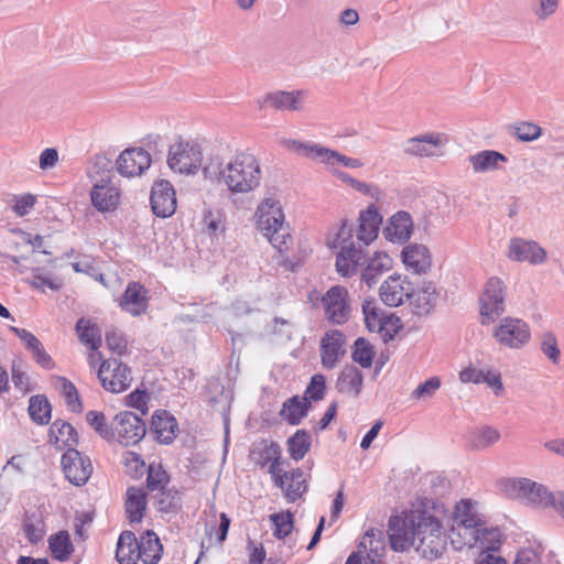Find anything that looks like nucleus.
I'll list each match as a JSON object with an SVG mask.
<instances>
[{
  "label": "nucleus",
  "mask_w": 564,
  "mask_h": 564,
  "mask_svg": "<svg viewBox=\"0 0 564 564\" xmlns=\"http://www.w3.org/2000/svg\"><path fill=\"white\" fill-rule=\"evenodd\" d=\"M433 503L432 510L423 508L412 510L404 518L391 516L388 521V535L393 551L404 552L410 547L424 558L434 561L440 558L447 545L446 529L436 514Z\"/></svg>",
  "instance_id": "nucleus-1"
},
{
  "label": "nucleus",
  "mask_w": 564,
  "mask_h": 564,
  "mask_svg": "<svg viewBox=\"0 0 564 564\" xmlns=\"http://www.w3.org/2000/svg\"><path fill=\"white\" fill-rule=\"evenodd\" d=\"M220 174L232 193L251 192L261 180V169L257 158L247 152L237 153Z\"/></svg>",
  "instance_id": "nucleus-2"
},
{
  "label": "nucleus",
  "mask_w": 564,
  "mask_h": 564,
  "mask_svg": "<svg viewBox=\"0 0 564 564\" xmlns=\"http://www.w3.org/2000/svg\"><path fill=\"white\" fill-rule=\"evenodd\" d=\"M258 226L270 243L280 252L289 249L292 242L289 227L279 202L268 198L258 207Z\"/></svg>",
  "instance_id": "nucleus-3"
},
{
  "label": "nucleus",
  "mask_w": 564,
  "mask_h": 564,
  "mask_svg": "<svg viewBox=\"0 0 564 564\" xmlns=\"http://www.w3.org/2000/svg\"><path fill=\"white\" fill-rule=\"evenodd\" d=\"M352 226L347 220L341 223L339 231L334 239V248H340L336 256L337 272L345 278L357 273L358 267L366 261V250L362 245L352 240Z\"/></svg>",
  "instance_id": "nucleus-4"
},
{
  "label": "nucleus",
  "mask_w": 564,
  "mask_h": 564,
  "mask_svg": "<svg viewBox=\"0 0 564 564\" xmlns=\"http://www.w3.org/2000/svg\"><path fill=\"white\" fill-rule=\"evenodd\" d=\"M511 492L529 505L538 507H552L564 518L563 491L556 494L550 491L544 485L538 484L529 478L513 479L510 484Z\"/></svg>",
  "instance_id": "nucleus-5"
},
{
  "label": "nucleus",
  "mask_w": 564,
  "mask_h": 564,
  "mask_svg": "<svg viewBox=\"0 0 564 564\" xmlns=\"http://www.w3.org/2000/svg\"><path fill=\"white\" fill-rule=\"evenodd\" d=\"M506 285L497 276L488 279L485 290L479 297L480 323L489 325L505 313Z\"/></svg>",
  "instance_id": "nucleus-6"
},
{
  "label": "nucleus",
  "mask_w": 564,
  "mask_h": 564,
  "mask_svg": "<svg viewBox=\"0 0 564 564\" xmlns=\"http://www.w3.org/2000/svg\"><path fill=\"white\" fill-rule=\"evenodd\" d=\"M285 145L288 149L293 150L299 154H302L308 159L319 160L325 164L334 165L336 163H340L349 169H359L364 165L359 159L346 156L340 152L322 147L317 143L288 140Z\"/></svg>",
  "instance_id": "nucleus-7"
},
{
  "label": "nucleus",
  "mask_w": 564,
  "mask_h": 564,
  "mask_svg": "<svg viewBox=\"0 0 564 564\" xmlns=\"http://www.w3.org/2000/svg\"><path fill=\"white\" fill-rule=\"evenodd\" d=\"M386 545L380 530L369 529L351 552L345 564H386L383 561Z\"/></svg>",
  "instance_id": "nucleus-8"
},
{
  "label": "nucleus",
  "mask_w": 564,
  "mask_h": 564,
  "mask_svg": "<svg viewBox=\"0 0 564 564\" xmlns=\"http://www.w3.org/2000/svg\"><path fill=\"white\" fill-rule=\"evenodd\" d=\"M203 152L197 143L180 141L170 147L167 155V164L171 170L195 174L202 165Z\"/></svg>",
  "instance_id": "nucleus-9"
},
{
  "label": "nucleus",
  "mask_w": 564,
  "mask_h": 564,
  "mask_svg": "<svg viewBox=\"0 0 564 564\" xmlns=\"http://www.w3.org/2000/svg\"><path fill=\"white\" fill-rule=\"evenodd\" d=\"M98 378L102 388L112 393L126 391L132 381L131 369L118 358L104 360L98 370Z\"/></svg>",
  "instance_id": "nucleus-10"
},
{
  "label": "nucleus",
  "mask_w": 564,
  "mask_h": 564,
  "mask_svg": "<svg viewBox=\"0 0 564 564\" xmlns=\"http://www.w3.org/2000/svg\"><path fill=\"white\" fill-rule=\"evenodd\" d=\"M115 438L124 445L138 444L147 434V424L142 416L131 411L119 412L113 417Z\"/></svg>",
  "instance_id": "nucleus-11"
},
{
  "label": "nucleus",
  "mask_w": 564,
  "mask_h": 564,
  "mask_svg": "<svg viewBox=\"0 0 564 564\" xmlns=\"http://www.w3.org/2000/svg\"><path fill=\"white\" fill-rule=\"evenodd\" d=\"M322 304L332 324L343 325L350 318L349 293L345 286L334 285L328 289L322 297Z\"/></svg>",
  "instance_id": "nucleus-12"
},
{
  "label": "nucleus",
  "mask_w": 564,
  "mask_h": 564,
  "mask_svg": "<svg viewBox=\"0 0 564 564\" xmlns=\"http://www.w3.org/2000/svg\"><path fill=\"white\" fill-rule=\"evenodd\" d=\"M61 465L66 479L75 486L85 485L93 474L90 458L73 447L64 452Z\"/></svg>",
  "instance_id": "nucleus-13"
},
{
  "label": "nucleus",
  "mask_w": 564,
  "mask_h": 564,
  "mask_svg": "<svg viewBox=\"0 0 564 564\" xmlns=\"http://www.w3.org/2000/svg\"><path fill=\"white\" fill-rule=\"evenodd\" d=\"M529 325L514 317H505L494 330L496 340L506 347L518 349L530 340Z\"/></svg>",
  "instance_id": "nucleus-14"
},
{
  "label": "nucleus",
  "mask_w": 564,
  "mask_h": 564,
  "mask_svg": "<svg viewBox=\"0 0 564 564\" xmlns=\"http://www.w3.org/2000/svg\"><path fill=\"white\" fill-rule=\"evenodd\" d=\"M150 204L156 217H171L175 213L177 205L173 185L166 180L156 181L151 189Z\"/></svg>",
  "instance_id": "nucleus-15"
},
{
  "label": "nucleus",
  "mask_w": 564,
  "mask_h": 564,
  "mask_svg": "<svg viewBox=\"0 0 564 564\" xmlns=\"http://www.w3.org/2000/svg\"><path fill=\"white\" fill-rule=\"evenodd\" d=\"M117 171L122 176L141 175L151 165V155L142 148H129L117 159Z\"/></svg>",
  "instance_id": "nucleus-16"
},
{
  "label": "nucleus",
  "mask_w": 564,
  "mask_h": 564,
  "mask_svg": "<svg viewBox=\"0 0 564 564\" xmlns=\"http://www.w3.org/2000/svg\"><path fill=\"white\" fill-rule=\"evenodd\" d=\"M381 301L390 306L397 307L401 305L404 300H410L412 283L408 281L406 276L398 274L390 275L380 286Z\"/></svg>",
  "instance_id": "nucleus-17"
},
{
  "label": "nucleus",
  "mask_w": 564,
  "mask_h": 564,
  "mask_svg": "<svg viewBox=\"0 0 564 564\" xmlns=\"http://www.w3.org/2000/svg\"><path fill=\"white\" fill-rule=\"evenodd\" d=\"M345 335L341 330L327 332L321 340V361L325 369H334L345 355Z\"/></svg>",
  "instance_id": "nucleus-18"
},
{
  "label": "nucleus",
  "mask_w": 564,
  "mask_h": 564,
  "mask_svg": "<svg viewBox=\"0 0 564 564\" xmlns=\"http://www.w3.org/2000/svg\"><path fill=\"white\" fill-rule=\"evenodd\" d=\"M263 448L259 451H252L251 457L254 463L264 468L269 465V474L271 475L274 486L282 484V477L279 475L282 464V451L280 445L274 442H263Z\"/></svg>",
  "instance_id": "nucleus-19"
},
{
  "label": "nucleus",
  "mask_w": 564,
  "mask_h": 564,
  "mask_svg": "<svg viewBox=\"0 0 564 564\" xmlns=\"http://www.w3.org/2000/svg\"><path fill=\"white\" fill-rule=\"evenodd\" d=\"M119 306L132 316L144 314L149 306L147 288L140 282L130 281L120 296Z\"/></svg>",
  "instance_id": "nucleus-20"
},
{
  "label": "nucleus",
  "mask_w": 564,
  "mask_h": 564,
  "mask_svg": "<svg viewBox=\"0 0 564 564\" xmlns=\"http://www.w3.org/2000/svg\"><path fill=\"white\" fill-rule=\"evenodd\" d=\"M308 93L303 89L291 91L276 90L268 93L262 97L261 105H269L275 110L300 111L303 109L304 100Z\"/></svg>",
  "instance_id": "nucleus-21"
},
{
  "label": "nucleus",
  "mask_w": 564,
  "mask_h": 564,
  "mask_svg": "<svg viewBox=\"0 0 564 564\" xmlns=\"http://www.w3.org/2000/svg\"><path fill=\"white\" fill-rule=\"evenodd\" d=\"M508 257L511 260L531 264H541L546 260V251L535 241H528L522 238H512L509 243Z\"/></svg>",
  "instance_id": "nucleus-22"
},
{
  "label": "nucleus",
  "mask_w": 564,
  "mask_h": 564,
  "mask_svg": "<svg viewBox=\"0 0 564 564\" xmlns=\"http://www.w3.org/2000/svg\"><path fill=\"white\" fill-rule=\"evenodd\" d=\"M359 226L356 231L357 243L366 248L378 237L382 217L375 205L361 210L358 217Z\"/></svg>",
  "instance_id": "nucleus-23"
},
{
  "label": "nucleus",
  "mask_w": 564,
  "mask_h": 564,
  "mask_svg": "<svg viewBox=\"0 0 564 564\" xmlns=\"http://www.w3.org/2000/svg\"><path fill=\"white\" fill-rule=\"evenodd\" d=\"M438 292L432 281H423L417 290L412 288L410 305L417 316L429 315L436 306Z\"/></svg>",
  "instance_id": "nucleus-24"
},
{
  "label": "nucleus",
  "mask_w": 564,
  "mask_h": 564,
  "mask_svg": "<svg viewBox=\"0 0 564 564\" xmlns=\"http://www.w3.org/2000/svg\"><path fill=\"white\" fill-rule=\"evenodd\" d=\"M178 431L176 419L166 410H156L151 419L150 432L155 435V440L169 445L171 444Z\"/></svg>",
  "instance_id": "nucleus-25"
},
{
  "label": "nucleus",
  "mask_w": 564,
  "mask_h": 564,
  "mask_svg": "<svg viewBox=\"0 0 564 564\" xmlns=\"http://www.w3.org/2000/svg\"><path fill=\"white\" fill-rule=\"evenodd\" d=\"M119 189L110 180H101L93 186L90 191V199L93 206L101 213L110 212L117 208L119 204Z\"/></svg>",
  "instance_id": "nucleus-26"
},
{
  "label": "nucleus",
  "mask_w": 564,
  "mask_h": 564,
  "mask_svg": "<svg viewBox=\"0 0 564 564\" xmlns=\"http://www.w3.org/2000/svg\"><path fill=\"white\" fill-rule=\"evenodd\" d=\"M413 232V220L408 212H397L384 228V236L391 242L404 243Z\"/></svg>",
  "instance_id": "nucleus-27"
},
{
  "label": "nucleus",
  "mask_w": 564,
  "mask_h": 564,
  "mask_svg": "<svg viewBox=\"0 0 564 564\" xmlns=\"http://www.w3.org/2000/svg\"><path fill=\"white\" fill-rule=\"evenodd\" d=\"M147 505L148 495L143 488L131 486L127 489L124 513L131 524L142 521L147 511Z\"/></svg>",
  "instance_id": "nucleus-28"
},
{
  "label": "nucleus",
  "mask_w": 564,
  "mask_h": 564,
  "mask_svg": "<svg viewBox=\"0 0 564 564\" xmlns=\"http://www.w3.org/2000/svg\"><path fill=\"white\" fill-rule=\"evenodd\" d=\"M443 144L441 134L426 133L419 137L410 138L405 141L403 151L408 155L413 156H433L436 154L435 148Z\"/></svg>",
  "instance_id": "nucleus-29"
},
{
  "label": "nucleus",
  "mask_w": 564,
  "mask_h": 564,
  "mask_svg": "<svg viewBox=\"0 0 564 564\" xmlns=\"http://www.w3.org/2000/svg\"><path fill=\"white\" fill-rule=\"evenodd\" d=\"M48 442L58 449L68 451V447L76 448L78 445V433L70 423L55 420L48 430Z\"/></svg>",
  "instance_id": "nucleus-30"
},
{
  "label": "nucleus",
  "mask_w": 564,
  "mask_h": 564,
  "mask_svg": "<svg viewBox=\"0 0 564 564\" xmlns=\"http://www.w3.org/2000/svg\"><path fill=\"white\" fill-rule=\"evenodd\" d=\"M402 260L406 268L416 274L426 273L432 265L429 249L423 245H409L402 251Z\"/></svg>",
  "instance_id": "nucleus-31"
},
{
  "label": "nucleus",
  "mask_w": 564,
  "mask_h": 564,
  "mask_svg": "<svg viewBox=\"0 0 564 564\" xmlns=\"http://www.w3.org/2000/svg\"><path fill=\"white\" fill-rule=\"evenodd\" d=\"M140 561L143 564H158L162 558L163 545L153 530H145L138 540Z\"/></svg>",
  "instance_id": "nucleus-32"
},
{
  "label": "nucleus",
  "mask_w": 564,
  "mask_h": 564,
  "mask_svg": "<svg viewBox=\"0 0 564 564\" xmlns=\"http://www.w3.org/2000/svg\"><path fill=\"white\" fill-rule=\"evenodd\" d=\"M391 259L384 252H375L370 258L366 251V261L362 264L366 265L361 273V282L366 283L369 288L377 283L378 278L387 270H389ZM361 265L358 267V269Z\"/></svg>",
  "instance_id": "nucleus-33"
},
{
  "label": "nucleus",
  "mask_w": 564,
  "mask_h": 564,
  "mask_svg": "<svg viewBox=\"0 0 564 564\" xmlns=\"http://www.w3.org/2000/svg\"><path fill=\"white\" fill-rule=\"evenodd\" d=\"M140 556L135 534L132 531H123L117 542L116 560L119 564H137Z\"/></svg>",
  "instance_id": "nucleus-34"
},
{
  "label": "nucleus",
  "mask_w": 564,
  "mask_h": 564,
  "mask_svg": "<svg viewBox=\"0 0 564 564\" xmlns=\"http://www.w3.org/2000/svg\"><path fill=\"white\" fill-rule=\"evenodd\" d=\"M156 510L164 514H177L182 510L183 494L176 487H166L152 496Z\"/></svg>",
  "instance_id": "nucleus-35"
},
{
  "label": "nucleus",
  "mask_w": 564,
  "mask_h": 564,
  "mask_svg": "<svg viewBox=\"0 0 564 564\" xmlns=\"http://www.w3.org/2000/svg\"><path fill=\"white\" fill-rule=\"evenodd\" d=\"M475 173H486L499 169L500 163L508 161L507 156L495 150H482L469 156Z\"/></svg>",
  "instance_id": "nucleus-36"
},
{
  "label": "nucleus",
  "mask_w": 564,
  "mask_h": 564,
  "mask_svg": "<svg viewBox=\"0 0 564 564\" xmlns=\"http://www.w3.org/2000/svg\"><path fill=\"white\" fill-rule=\"evenodd\" d=\"M310 409V402L305 401L304 399L301 401L299 395H293L283 403L280 415L290 425H299L307 415Z\"/></svg>",
  "instance_id": "nucleus-37"
},
{
  "label": "nucleus",
  "mask_w": 564,
  "mask_h": 564,
  "mask_svg": "<svg viewBox=\"0 0 564 564\" xmlns=\"http://www.w3.org/2000/svg\"><path fill=\"white\" fill-rule=\"evenodd\" d=\"M500 440V433L497 429L484 425L479 429L473 430L467 438V445L470 449L481 451Z\"/></svg>",
  "instance_id": "nucleus-38"
},
{
  "label": "nucleus",
  "mask_w": 564,
  "mask_h": 564,
  "mask_svg": "<svg viewBox=\"0 0 564 564\" xmlns=\"http://www.w3.org/2000/svg\"><path fill=\"white\" fill-rule=\"evenodd\" d=\"M23 531L31 544H37L45 535V523L37 511H25L23 517Z\"/></svg>",
  "instance_id": "nucleus-39"
},
{
  "label": "nucleus",
  "mask_w": 564,
  "mask_h": 564,
  "mask_svg": "<svg viewBox=\"0 0 564 564\" xmlns=\"http://www.w3.org/2000/svg\"><path fill=\"white\" fill-rule=\"evenodd\" d=\"M28 411L34 423L45 425L51 420L52 405L44 394H35L29 400Z\"/></svg>",
  "instance_id": "nucleus-40"
},
{
  "label": "nucleus",
  "mask_w": 564,
  "mask_h": 564,
  "mask_svg": "<svg viewBox=\"0 0 564 564\" xmlns=\"http://www.w3.org/2000/svg\"><path fill=\"white\" fill-rule=\"evenodd\" d=\"M485 522L474 531L475 543L487 551H499L502 543V533L498 528H485Z\"/></svg>",
  "instance_id": "nucleus-41"
},
{
  "label": "nucleus",
  "mask_w": 564,
  "mask_h": 564,
  "mask_svg": "<svg viewBox=\"0 0 564 564\" xmlns=\"http://www.w3.org/2000/svg\"><path fill=\"white\" fill-rule=\"evenodd\" d=\"M364 376L355 366L344 368L337 379V388L339 392H354L358 395L362 388Z\"/></svg>",
  "instance_id": "nucleus-42"
},
{
  "label": "nucleus",
  "mask_w": 564,
  "mask_h": 564,
  "mask_svg": "<svg viewBox=\"0 0 564 564\" xmlns=\"http://www.w3.org/2000/svg\"><path fill=\"white\" fill-rule=\"evenodd\" d=\"M290 457L299 462L305 457L312 445V436L306 430H297L286 442Z\"/></svg>",
  "instance_id": "nucleus-43"
},
{
  "label": "nucleus",
  "mask_w": 564,
  "mask_h": 564,
  "mask_svg": "<svg viewBox=\"0 0 564 564\" xmlns=\"http://www.w3.org/2000/svg\"><path fill=\"white\" fill-rule=\"evenodd\" d=\"M170 481L171 477L169 473L160 463H151L148 466L145 486L151 496H153L154 492L165 489Z\"/></svg>",
  "instance_id": "nucleus-44"
},
{
  "label": "nucleus",
  "mask_w": 564,
  "mask_h": 564,
  "mask_svg": "<svg viewBox=\"0 0 564 564\" xmlns=\"http://www.w3.org/2000/svg\"><path fill=\"white\" fill-rule=\"evenodd\" d=\"M76 332L79 340L87 345L91 350H97L101 346V333L96 324L84 317L76 323Z\"/></svg>",
  "instance_id": "nucleus-45"
},
{
  "label": "nucleus",
  "mask_w": 564,
  "mask_h": 564,
  "mask_svg": "<svg viewBox=\"0 0 564 564\" xmlns=\"http://www.w3.org/2000/svg\"><path fill=\"white\" fill-rule=\"evenodd\" d=\"M48 547L55 560L59 562L67 561L74 552V545L67 531H59L50 536Z\"/></svg>",
  "instance_id": "nucleus-46"
},
{
  "label": "nucleus",
  "mask_w": 564,
  "mask_h": 564,
  "mask_svg": "<svg viewBox=\"0 0 564 564\" xmlns=\"http://www.w3.org/2000/svg\"><path fill=\"white\" fill-rule=\"evenodd\" d=\"M56 389L63 395L67 408L74 413L83 411V402L75 384L65 377H57Z\"/></svg>",
  "instance_id": "nucleus-47"
},
{
  "label": "nucleus",
  "mask_w": 564,
  "mask_h": 564,
  "mask_svg": "<svg viewBox=\"0 0 564 564\" xmlns=\"http://www.w3.org/2000/svg\"><path fill=\"white\" fill-rule=\"evenodd\" d=\"M454 521L465 529H474L481 525V520L474 513L470 500H460L454 511Z\"/></svg>",
  "instance_id": "nucleus-48"
},
{
  "label": "nucleus",
  "mask_w": 564,
  "mask_h": 564,
  "mask_svg": "<svg viewBox=\"0 0 564 564\" xmlns=\"http://www.w3.org/2000/svg\"><path fill=\"white\" fill-rule=\"evenodd\" d=\"M87 423L94 429V431L104 440H115L113 422L107 423L106 415L100 411H88L86 413Z\"/></svg>",
  "instance_id": "nucleus-49"
},
{
  "label": "nucleus",
  "mask_w": 564,
  "mask_h": 564,
  "mask_svg": "<svg viewBox=\"0 0 564 564\" xmlns=\"http://www.w3.org/2000/svg\"><path fill=\"white\" fill-rule=\"evenodd\" d=\"M362 313L365 316L366 327L369 332H377V329H381L383 327V318L388 316L387 313L377 307L375 299L364 301Z\"/></svg>",
  "instance_id": "nucleus-50"
},
{
  "label": "nucleus",
  "mask_w": 564,
  "mask_h": 564,
  "mask_svg": "<svg viewBox=\"0 0 564 564\" xmlns=\"http://www.w3.org/2000/svg\"><path fill=\"white\" fill-rule=\"evenodd\" d=\"M375 350L372 345L364 337L355 340L351 358L355 362L362 368H370L375 358Z\"/></svg>",
  "instance_id": "nucleus-51"
},
{
  "label": "nucleus",
  "mask_w": 564,
  "mask_h": 564,
  "mask_svg": "<svg viewBox=\"0 0 564 564\" xmlns=\"http://www.w3.org/2000/svg\"><path fill=\"white\" fill-rule=\"evenodd\" d=\"M335 175L341 182L346 183L347 185H349L350 187L366 196L379 199L381 195V191L377 185L358 181L355 177L350 176L348 173L343 171H335Z\"/></svg>",
  "instance_id": "nucleus-52"
},
{
  "label": "nucleus",
  "mask_w": 564,
  "mask_h": 564,
  "mask_svg": "<svg viewBox=\"0 0 564 564\" xmlns=\"http://www.w3.org/2000/svg\"><path fill=\"white\" fill-rule=\"evenodd\" d=\"M270 519L274 524L273 535L276 539H284L291 534L294 524V517L291 511L273 513Z\"/></svg>",
  "instance_id": "nucleus-53"
},
{
  "label": "nucleus",
  "mask_w": 564,
  "mask_h": 564,
  "mask_svg": "<svg viewBox=\"0 0 564 564\" xmlns=\"http://www.w3.org/2000/svg\"><path fill=\"white\" fill-rule=\"evenodd\" d=\"M325 394H326V378L324 375L316 373L311 378V380L304 391L303 399L310 403L312 401L318 402L324 399Z\"/></svg>",
  "instance_id": "nucleus-54"
},
{
  "label": "nucleus",
  "mask_w": 564,
  "mask_h": 564,
  "mask_svg": "<svg viewBox=\"0 0 564 564\" xmlns=\"http://www.w3.org/2000/svg\"><path fill=\"white\" fill-rule=\"evenodd\" d=\"M512 135L516 137L519 141L522 142H531L536 140L541 133L542 129L540 126L532 122H520L512 128Z\"/></svg>",
  "instance_id": "nucleus-55"
},
{
  "label": "nucleus",
  "mask_w": 564,
  "mask_h": 564,
  "mask_svg": "<svg viewBox=\"0 0 564 564\" xmlns=\"http://www.w3.org/2000/svg\"><path fill=\"white\" fill-rule=\"evenodd\" d=\"M124 465L127 468V474L133 479L141 478L148 469V466L145 465V462L142 459L141 455L134 452L126 453Z\"/></svg>",
  "instance_id": "nucleus-56"
},
{
  "label": "nucleus",
  "mask_w": 564,
  "mask_h": 564,
  "mask_svg": "<svg viewBox=\"0 0 564 564\" xmlns=\"http://www.w3.org/2000/svg\"><path fill=\"white\" fill-rule=\"evenodd\" d=\"M107 348L118 356L127 351V339L118 328H110L105 334Z\"/></svg>",
  "instance_id": "nucleus-57"
},
{
  "label": "nucleus",
  "mask_w": 564,
  "mask_h": 564,
  "mask_svg": "<svg viewBox=\"0 0 564 564\" xmlns=\"http://www.w3.org/2000/svg\"><path fill=\"white\" fill-rule=\"evenodd\" d=\"M382 324L383 327L381 329H377V332L380 333L384 343L392 340L403 327L401 319L393 313L388 314V316L383 318Z\"/></svg>",
  "instance_id": "nucleus-58"
},
{
  "label": "nucleus",
  "mask_w": 564,
  "mask_h": 564,
  "mask_svg": "<svg viewBox=\"0 0 564 564\" xmlns=\"http://www.w3.org/2000/svg\"><path fill=\"white\" fill-rule=\"evenodd\" d=\"M148 401L149 395L145 390L135 389L126 397V404L140 411L142 417L148 414Z\"/></svg>",
  "instance_id": "nucleus-59"
},
{
  "label": "nucleus",
  "mask_w": 564,
  "mask_h": 564,
  "mask_svg": "<svg viewBox=\"0 0 564 564\" xmlns=\"http://www.w3.org/2000/svg\"><path fill=\"white\" fill-rule=\"evenodd\" d=\"M541 350L553 364L558 362L560 349L557 346V340L552 333L549 332L543 334L541 340Z\"/></svg>",
  "instance_id": "nucleus-60"
},
{
  "label": "nucleus",
  "mask_w": 564,
  "mask_h": 564,
  "mask_svg": "<svg viewBox=\"0 0 564 564\" xmlns=\"http://www.w3.org/2000/svg\"><path fill=\"white\" fill-rule=\"evenodd\" d=\"M282 490L288 502H295L308 490L307 479L299 480V482L291 481L289 485L285 484Z\"/></svg>",
  "instance_id": "nucleus-61"
},
{
  "label": "nucleus",
  "mask_w": 564,
  "mask_h": 564,
  "mask_svg": "<svg viewBox=\"0 0 564 564\" xmlns=\"http://www.w3.org/2000/svg\"><path fill=\"white\" fill-rule=\"evenodd\" d=\"M36 203V197L32 194H23L14 197L12 210L15 215L23 217L28 215Z\"/></svg>",
  "instance_id": "nucleus-62"
},
{
  "label": "nucleus",
  "mask_w": 564,
  "mask_h": 564,
  "mask_svg": "<svg viewBox=\"0 0 564 564\" xmlns=\"http://www.w3.org/2000/svg\"><path fill=\"white\" fill-rule=\"evenodd\" d=\"M203 221L209 232V235L217 236L224 231V225L221 221L220 213L208 209L204 213Z\"/></svg>",
  "instance_id": "nucleus-63"
},
{
  "label": "nucleus",
  "mask_w": 564,
  "mask_h": 564,
  "mask_svg": "<svg viewBox=\"0 0 564 564\" xmlns=\"http://www.w3.org/2000/svg\"><path fill=\"white\" fill-rule=\"evenodd\" d=\"M441 380L437 377H431L426 381L420 383L412 392L413 399H421L425 397H430L435 393V391L440 388Z\"/></svg>",
  "instance_id": "nucleus-64"
}]
</instances>
